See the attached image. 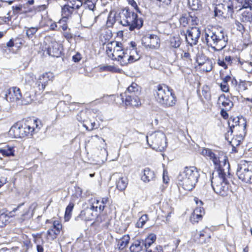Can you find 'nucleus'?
Returning <instances> with one entry per match:
<instances>
[{
  "mask_svg": "<svg viewBox=\"0 0 252 252\" xmlns=\"http://www.w3.org/2000/svg\"><path fill=\"white\" fill-rule=\"evenodd\" d=\"M42 124L40 120L30 119L25 123L19 122L11 126L9 134L15 138L32 136L41 128Z\"/></svg>",
  "mask_w": 252,
  "mask_h": 252,
  "instance_id": "1",
  "label": "nucleus"
},
{
  "mask_svg": "<svg viewBox=\"0 0 252 252\" xmlns=\"http://www.w3.org/2000/svg\"><path fill=\"white\" fill-rule=\"evenodd\" d=\"M203 41L214 51H220L226 47L228 37L222 31L207 28L205 30Z\"/></svg>",
  "mask_w": 252,
  "mask_h": 252,
  "instance_id": "2",
  "label": "nucleus"
},
{
  "mask_svg": "<svg viewBox=\"0 0 252 252\" xmlns=\"http://www.w3.org/2000/svg\"><path fill=\"white\" fill-rule=\"evenodd\" d=\"M199 174L194 166L186 167L178 177V184L186 190H191L198 181Z\"/></svg>",
  "mask_w": 252,
  "mask_h": 252,
  "instance_id": "3",
  "label": "nucleus"
},
{
  "mask_svg": "<svg viewBox=\"0 0 252 252\" xmlns=\"http://www.w3.org/2000/svg\"><path fill=\"white\" fill-rule=\"evenodd\" d=\"M156 91L155 98L160 106L169 108L175 105L177 98L172 90L166 86L159 85L157 87Z\"/></svg>",
  "mask_w": 252,
  "mask_h": 252,
  "instance_id": "4",
  "label": "nucleus"
},
{
  "mask_svg": "<svg viewBox=\"0 0 252 252\" xmlns=\"http://www.w3.org/2000/svg\"><path fill=\"white\" fill-rule=\"evenodd\" d=\"M116 20L124 26L128 27L130 31L135 29H139L143 26V20L138 18L137 14L127 9L122 10L116 17Z\"/></svg>",
  "mask_w": 252,
  "mask_h": 252,
  "instance_id": "5",
  "label": "nucleus"
},
{
  "mask_svg": "<svg viewBox=\"0 0 252 252\" xmlns=\"http://www.w3.org/2000/svg\"><path fill=\"white\" fill-rule=\"evenodd\" d=\"M217 175L213 176L211 184L214 191L220 196H227L229 192V186L226 180L225 169L220 168L216 171Z\"/></svg>",
  "mask_w": 252,
  "mask_h": 252,
  "instance_id": "6",
  "label": "nucleus"
},
{
  "mask_svg": "<svg viewBox=\"0 0 252 252\" xmlns=\"http://www.w3.org/2000/svg\"><path fill=\"white\" fill-rule=\"evenodd\" d=\"M201 154L204 157L209 158L213 163L216 166H218L217 170L220 168L225 169V170L228 169L229 165L227 161V158L223 152L204 148L202 150Z\"/></svg>",
  "mask_w": 252,
  "mask_h": 252,
  "instance_id": "7",
  "label": "nucleus"
},
{
  "mask_svg": "<svg viewBox=\"0 0 252 252\" xmlns=\"http://www.w3.org/2000/svg\"><path fill=\"white\" fill-rule=\"evenodd\" d=\"M106 52L108 57L113 60L117 61L122 65L124 57L126 56V50L122 47V44L117 41H112L108 43L106 46Z\"/></svg>",
  "mask_w": 252,
  "mask_h": 252,
  "instance_id": "8",
  "label": "nucleus"
},
{
  "mask_svg": "<svg viewBox=\"0 0 252 252\" xmlns=\"http://www.w3.org/2000/svg\"><path fill=\"white\" fill-rule=\"evenodd\" d=\"M148 144L156 151H162L167 146L166 137L164 134L160 131L155 132L146 136Z\"/></svg>",
  "mask_w": 252,
  "mask_h": 252,
  "instance_id": "9",
  "label": "nucleus"
},
{
  "mask_svg": "<svg viewBox=\"0 0 252 252\" xmlns=\"http://www.w3.org/2000/svg\"><path fill=\"white\" fill-rule=\"evenodd\" d=\"M236 174L243 182L252 184V161H241L238 165Z\"/></svg>",
  "mask_w": 252,
  "mask_h": 252,
  "instance_id": "10",
  "label": "nucleus"
},
{
  "mask_svg": "<svg viewBox=\"0 0 252 252\" xmlns=\"http://www.w3.org/2000/svg\"><path fill=\"white\" fill-rule=\"evenodd\" d=\"M82 5V2L80 0H71L66 4L63 5L61 8V14L62 18L59 21V24L65 22L71 17V15L77 12V10Z\"/></svg>",
  "mask_w": 252,
  "mask_h": 252,
  "instance_id": "11",
  "label": "nucleus"
},
{
  "mask_svg": "<svg viewBox=\"0 0 252 252\" xmlns=\"http://www.w3.org/2000/svg\"><path fill=\"white\" fill-rule=\"evenodd\" d=\"M142 44L147 49H157L160 47L159 37L154 34H147L142 36Z\"/></svg>",
  "mask_w": 252,
  "mask_h": 252,
  "instance_id": "12",
  "label": "nucleus"
},
{
  "mask_svg": "<svg viewBox=\"0 0 252 252\" xmlns=\"http://www.w3.org/2000/svg\"><path fill=\"white\" fill-rule=\"evenodd\" d=\"M54 78L53 73L51 72L44 73L38 77L35 85L39 91H43L49 83L53 81Z\"/></svg>",
  "mask_w": 252,
  "mask_h": 252,
  "instance_id": "13",
  "label": "nucleus"
},
{
  "mask_svg": "<svg viewBox=\"0 0 252 252\" xmlns=\"http://www.w3.org/2000/svg\"><path fill=\"white\" fill-rule=\"evenodd\" d=\"M201 32L198 27H192L188 29L186 34V40L191 46L197 44L200 36Z\"/></svg>",
  "mask_w": 252,
  "mask_h": 252,
  "instance_id": "14",
  "label": "nucleus"
},
{
  "mask_svg": "<svg viewBox=\"0 0 252 252\" xmlns=\"http://www.w3.org/2000/svg\"><path fill=\"white\" fill-rule=\"evenodd\" d=\"M140 94L125 95L121 94V98L126 106L139 107L141 105Z\"/></svg>",
  "mask_w": 252,
  "mask_h": 252,
  "instance_id": "15",
  "label": "nucleus"
},
{
  "mask_svg": "<svg viewBox=\"0 0 252 252\" xmlns=\"http://www.w3.org/2000/svg\"><path fill=\"white\" fill-rule=\"evenodd\" d=\"M140 59V56L136 48H127L126 49V56L124 57L123 61V64L125 65L128 63H133Z\"/></svg>",
  "mask_w": 252,
  "mask_h": 252,
  "instance_id": "16",
  "label": "nucleus"
},
{
  "mask_svg": "<svg viewBox=\"0 0 252 252\" xmlns=\"http://www.w3.org/2000/svg\"><path fill=\"white\" fill-rule=\"evenodd\" d=\"M98 216L96 211L93 210L90 206L85 208L82 210L78 217L85 221H90L93 220Z\"/></svg>",
  "mask_w": 252,
  "mask_h": 252,
  "instance_id": "17",
  "label": "nucleus"
},
{
  "mask_svg": "<svg viewBox=\"0 0 252 252\" xmlns=\"http://www.w3.org/2000/svg\"><path fill=\"white\" fill-rule=\"evenodd\" d=\"M62 227L59 221H54L51 227L47 231V238L51 240L55 239L60 234Z\"/></svg>",
  "mask_w": 252,
  "mask_h": 252,
  "instance_id": "18",
  "label": "nucleus"
},
{
  "mask_svg": "<svg viewBox=\"0 0 252 252\" xmlns=\"http://www.w3.org/2000/svg\"><path fill=\"white\" fill-rule=\"evenodd\" d=\"M61 45L55 40H51L48 47V53L50 56L59 57L62 53Z\"/></svg>",
  "mask_w": 252,
  "mask_h": 252,
  "instance_id": "19",
  "label": "nucleus"
},
{
  "mask_svg": "<svg viewBox=\"0 0 252 252\" xmlns=\"http://www.w3.org/2000/svg\"><path fill=\"white\" fill-rule=\"evenodd\" d=\"M22 97L20 89L16 87L10 88L8 93L6 94L5 98L7 100L11 102L17 101Z\"/></svg>",
  "mask_w": 252,
  "mask_h": 252,
  "instance_id": "20",
  "label": "nucleus"
},
{
  "mask_svg": "<svg viewBox=\"0 0 252 252\" xmlns=\"http://www.w3.org/2000/svg\"><path fill=\"white\" fill-rule=\"evenodd\" d=\"M209 229L205 228L204 229L200 231L195 235L196 241L200 244H205L209 242L211 238V235Z\"/></svg>",
  "mask_w": 252,
  "mask_h": 252,
  "instance_id": "21",
  "label": "nucleus"
},
{
  "mask_svg": "<svg viewBox=\"0 0 252 252\" xmlns=\"http://www.w3.org/2000/svg\"><path fill=\"white\" fill-rule=\"evenodd\" d=\"M20 206L14 208L12 211L9 213H2L0 214V227H4L10 222V219L14 215L13 213L18 210Z\"/></svg>",
  "mask_w": 252,
  "mask_h": 252,
  "instance_id": "22",
  "label": "nucleus"
},
{
  "mask_svg": "<svg viewBox=\"0 0 252 252\" xmlns=\"http://www.w3.org/2000/svg\"><path fill=\"white\" fill-rule=\"evenodd\" d=\"M234 1L232 0H224L222 3L220 4V6L224 13L228 16L232 17L234 13Z\"/></svg>",
  "mask_w": 252,
  "mask_h": 252,
  "instance_id": "23",
  "label": "nucleus"
},
{
  "mask_svg": "<svg viewBox=\"0 0 252 252\" xmlns=\"http://www.w3.org/2000/svg\"><path fill=\"white\" fill-rule=\"evenodd\" d=\"M240 21L244 25H251L252 23V11L251 10H245L239 15Z\"/></svg>",
  "mask_w": 252,
  "mask_h": 252,
  "instance_id": "24",
  "label": "nucleus"
},
{
  "mask_svg": "<svg viewBox=\"0 0 252 252\" xmlns=\"http://www.w3.org/2000/svg\"><path fill=\"white\" fill-rule=\"evenodd\" d=\"M156 178V175L154 171L149 168H145L143 171V175L141 177L142 180L145 183L154 181Z\"/></svg>",
  "mask_w": 252,
  "mask_h": 252,
  "instance_id": "25",
  "label": "nucleus"
},
{
  "mask_svg": "<svg viewBox=\"0 0 252 252\" xmlns=\"http://www.w3.org/2000/svg\"><path fill=\"white\" fill-rule=\"evenodd\" d=\"M91 114V112L89 110L85 109L82 110L76 115V120L83 125L85 123H87L89 121Z\"/></svg>",
  "mask_w": 252,
  "mask_h": 252,
  "instance_id": "26",
  "label": "nucleus"
},
{
  "mask_svg": "<svg viewBox=\"0 0 252 252\" xmlns=\"http://www.w3.org/2000/svg\"><path fill=\"white\" fill-rule=\"evenodd\" d=\"M140 87L135 83H132L125 91V95L140 94Z\"/></svg>",
  "mask_w": 252,
  "mask_h": 252,
  "instance_id": "27",
  "label": "nucleus"
},
{
  "mask_svg": "<svg viewBox=\"0 0 252 252\" xmlns=\"http://www.w3.org/2000/svg\"><path fill=\"white\" fill-rule=\"evenodd\" d=\"M130 238L128 235H125L120 238H116L117 247L120 250H124L129 243Z\"/></svg>",
  "mask_w": 252,
  "mask_h": 252,
  "instance_id": "28",
  "label": "nucleus"
},
{
  "mask_svg": "<svg viewBox=\"0 0 252 252\" xmlns=\"http://www.w3.org/2000/svg\"><path fill=\"white\" fill-rule=\"evenodd\" d=\"M97 18V16H94L92 12L86 16H84L83 19L85 22L86 27L88 28L92 27L96 22Z\"/></svg>",
  "mask_w": 252,
  "mask_h": 252,
  "instance_id": "29",
  "label": "nucleus"
},
{
  "mask_svg": "<svg viewBox=\"0 0 252 252\" xmlns=\"http://www.w3.org/2000/svg\"><path fill=\"white\" fill-rule=\"evenodd\" d=\"M15 151L14 147L7 145L3 148H0V153L2 154L3 157H14Z\"/></svg>",
  "mask_w": 252,
  "mask_h": 252,
  "instance_id": "30",
  "label": "nucleus"
},
{
  "mask_svg": "<svg viewBox=\"0 0 252 252\" xmlns=\"http://www.w3.org/2000/svg\"><path fill=\"white\" fill-rule=\"evenodd\" d=\"M57 110L58 111L59 115L64 116L68 112L69 108L64 101H61L57 106Z\"/></svg>",
  "mask_w": 252,
  "mask_h": 252,
  "instance_id": "31",
  "label": "nucleus"
},
{
  "mask_svg": "<svg viewBox=\"0 0 252 252\" xmlns=\"http://www.w3.org/2000/svg\"><path fill=\"white\" fill-rule=\"evenodd\" d=\"M128 184V180L126 177L120 178L116 182L117 188L121 191L124 190Z\"/></svg>",
  "mask_w": 252,
  "mask_h": 252,
  "instance_id": "32",
  "label": "nucleus"
},
{
  "mask_svg": "<svg viewBox=\"0 0 252 252\" xmlns=\"http://www.w3.org/2000/svg\"><path fill=\"white\" fill-rule=\"evenodd\" d=\"M144 245V242L139 240L134 241L130 247L131 252H139L142 249V246Z\"/></svg>",
  "mask_w": 252,
  "mask_h": 252,
  "instance_id": "33",
  "label": "nucleus"
},
{
  "mask_svg": "<svg viewBox=\"0 0 252 252\" xmlns=\"http://www.w3.org/2000/svg\"><path fill=\"white\" fill-rule=\"evenodd\" d=\"M219 101L225 110H229L233 106V103L229 99L226 98L224 95H221L219 97Z\"/></svg>",
  "mask_w": 252,
  "mask_h": 252,
  "instance_id": "34",
  "label": "nucleus"
},
{
  "mask_svg": "<svg viewBox=\"0 0 252 252\" xmlns=\"http://www.w3.org/2000/svg\"><path fill=\"white\" fill-rule=\"evenodd\" d=\"M231 80V77L229 75H226L222 78V81L220 84V87L221 90L225 93L229 91V86L228 82Z\"/></svg>",
  "mask_w": 252,
  "mask_h": 252,
  "instance_id": "35",
  "label": "nucleus"
},
{
  "mask_svg": "<svg viewBox=\"0 0 252 252\" xmlns=\"http://www.w3.org/2000/svg\"><path fill=\"white\" fill-rule=\"evenodd\" d=\"M194 200L195 201L196 204L198 205L199 207H196L193 211L192 214L201 215V216H203L204 214V210L202 207H200L203 205V202L201 200H199L196 197H195Z\"/></svg>",
  "mask_w": 252,
  "mask_h": 252,
  "instance_id": "36",
  "label": "nucleus"
},
{
  "mask_svg": "<svg viewBox=\"0 0 252 252\" xmlns=\"http://www.w3.org/2000/svg\"><path fill=\"white\" fill-rule=\"evenodd\" d=\"M156 239V236L154 234H150L146 239L144 245L146 248H148L154 243Z\"/></svg>",
  "mask_w": 252,
  "mask_h": 252,
  "instance_id": "37",
  "label": "nucleus"
},
{
  "mask_svg": "<svg viewBox=\"0 0 252 252\" xmlns=\"http://www.w3.org/2000/svg\"><path fill=\"white\" fill-rule=\"evenodd\" d=\"M161 210L164 214L163 216L167 219L170 217V215L173 212L172 208L167 203L163 205Z\"/></svg>",
  "mask_w": 252,
  "mask_h": 252,
  "instance_id": "38",
  "label": "nucleus"
},
{
  "mask_svg": "<svg viewBox=\"0 0 252 252\" xmlns=\"http://www.w3.org/2000/svg\"><path fill=\"white\" fill-rule=\"evenodd\" d=\"M26 34L27 37L29 38H32L35 33L38 31L39 28L38 27H32L30 28H25Z\"/></svg>",
  "mask_w": 252,
  "mask_h": 252,
  "instance_id": "39",
  "label": "nucleus"
},
{
  "mask_svg": "<svg viewBox=\"0 0 252 252\" xmlns=\"http://www.w3.org/2000/svg\"><path fill=\"white\" fill-rule=\"evenodd\" d=\"M73 207L74 204L72 203H70L66 207L64 215V219L66 221L70 219Z\"/></svg>",
  "mask_w": 252,
  "mask_h": 252,
  "instance_id": "40",
  "label": "nucleus"
},
{
  "mask_svg": "<svg viewBox=\"0 0 252 252\" xmlns=\"http://www.w3.org/2000/svg\"><path fill=\"white\" fill-rule=\"evenodd\" d=\"M181 43V42L179 37H173L170 38V45L171 47L175 48H178Z\"/></svg>",
  "mask_w": 252,
  "mask_h": 252,
  "instance_id": "41",
  "label": "nucleus"
},
{
  "mask_svg": "<svg viewBox=\"0 0 252 252\" xmlns=\"http://www.w3.org/2000/svg\"><path fill=\"white\" fill-rule=\"evenodd\" d=\"M148 220V216L147 215H142L138 220L136 223V226L137 228H142Z\"/></svg>",
  "mask_w": 252,
  "mask_h": 252,
  "instance_id": "42",
  "label": "nucleus"
},
{
  "mask_svg": "<svg viewBox=\"0 0 252 252\" xmlns=\"http://www.w3.org/2000/svg\"><path fill=\"white\" fill-rule=\"evenodd\" d=\"M35 76L32 73H27L25 75L24 80L26 84L31 85L34 81Z\"/></svg>",
  "mask_w": 252,
  "mask_h": 252,
  "instance_id": "43",
  "label": "nucleus"
},
{
  "mask_svg": "<svg viewBox=\"0 0 252 252\" xmlns=\"http://www.w3.org/2000/svg\"><path fill=\"white\" fill-rule=\"evenodd\" d=\"M200 67L203 71L209 72L212 69V63L209 60H208L203 65H201Z\"/></svg>",
  "mask_w": 252,
  "mask_h": 252,
  "instance_id": "44",
  "label": "nucleus"
},
{
  "mask_svg": "<svg viewBox=\"0 0 252 252\" xmlns=\"http://www.w3.org/2000/svg\"><path fill=\"white\" fill-rule=\"evenodd\" d=\"M188 2L190 8L194 10H197L200 6L199 0H188Z\"/></svg>",
  "mask_w": 252,
  "mask_h": 252,
  "instance_id": "45",
  "label": "nucleus"
},
{
  "mask_svg": "<svg viewBox=\"0 0 252 252\" xmlns=\"http://www.w3.org/2000/svg\"><path fill=\"white\" fill-rule=\"evenodd\" d=\"M242 8L239 9V11H242L243 8H249L250 10H252V0H243L241 2Z\"/></svg>",
  "mask_w": 252,
  "mask_h": 252,
  "instance_id": "46",
  "label": "nucleus"
},
{
  "mask_svg": "<svg viewBox=\"0 0 252 252\" xmlns=\"http://www.w3.org/2000/svg\"><path fill=\"white\" fill-rule=\"evenodd\" d=\"M208 59L204 55L198 54L196 59V62L200 66L203 65Z\"/></svg>",
  "mask_w": 252,
  "mask_h": 252,
  "instance_id": "47",
  "label": "nucleus"
},
{
  "mask_svg": "<svg viewBox=\"0 0 252 252\" xmlns=\"http://www.w3.org/2000/svg\"><path fill=\"white\" fill-rule=\"evenodd\" d=\"M100 202L101 204L99 206V211L101 212L103 211L106 205L109 203V198L107 197L102 198Z\"/></svg>",
  "mask_w": 252,
  "mask_h": 252,
  "instance_id": "48",
  "label": "nucleus"
},
{
  "mask_svg": "<svg viewBox=\"0 0 252 252\" xmlns=\"http://www.w3.org/2000/svg\"><path fill=\"white\" fill-rule=\"evenodd\" d=\"M202 216L201 215L192 214L190 220L192 223H194L198 222L199 220L202 219Z\"/></svg>",
  "mask_w": 252,
  "mask_h": 252,
  "instance_id": "49",
  "label": "nucleus"
},
{
  "mask_svg": "<svg viewBox=\"0 0 252 252\" xmlns=\"http://www.w3.org/2000/svg\"><path fill=\"white\" fill-rule=\"evenodd\" d=\"M214 12L215 16H221L224 12L223 9H222V7L220 6V4L217 5L215 7L214 9Z\"/></svg>",
  "mask_w": 252,
  "mask_h": 252,
  "instance_id": "50",
  "label": "nucleus"
},
{
  "mask_svg": "<svg viewBox=\"0 0 252 252\" xmlns=\"http://www.w3.org/2000/svg\"><path fill=\"white\" fill-rule=\"evenodd\" d=\"M101 204L100 202L98 200H94V201L92 203L90 206L94 211H96V212L98 213V210H99V206Z\"/></svg>",
  "mask_w": 252,
  "mask_h": 252,
  "instance_id": "51",
  "label": "nucleus"
},
{
  "mask_svg": "<svg viewBox=\"0 0 252 252\" xmlns=\"http://www.w3.org/2000/svg\"><path fill=\"white\" fill-rule=\"evenodd\" d=\"M181 58L182 59L187 62H190L191 60L190 54L189 51H183V53L181 54Z\"/></svg>",
  "mask_w": 252,
  "mask_h": 252,
  "instance_id": "52",
  "label": "nucleus"
},
{
  "mask_svg": "<svg viewBox=\"0 0 252 252\" xmlns=\"http://www.w3.org/2000/svg\"><path fill=\"white\" fill-rule=\"evenodd\" d=\"M242 23L241 21L240 22L237 20L235 23L237 30L241 32L245 31L244 26Z\"/></svg>",
  "mask_w": 252,
  "mask_h": 252,
  "instance_id": "53",
  "label": "nucleus"
},
{
  "mask_svg": "<svg viewBox=\"0 0 252 252\" xmlns=\"http://www.w3.org/2000/svg\"><path fill=\"white\" fill-rule=\"evenodd\" d=\"M29 212H30V208H25L24 211L23 213L21 214V220L22 221L24 220L25 219L28 218L29 215Z\"/></svg>",
  "mask_w": 252,
  "mask_h": 252,
  "instance_id": "54",
  "label": "nucleus"
},
{
  "mask_svg": "<svg viewBox=\"0 0 252 252\" xmlns=\"http://www.w3.org/2000/svg\"><path fill=\"white\" fill-rule=\"evenodd\" d=\"M89 122L90 124V126H87L85 124H83V126L85 127L88 130H92L95 128V123L94 122H91L90 119L89 120V121L87 122V123Z\"/></svg>",
  "mask_w": 252,
  "mask_h": 252,
  "instance_id": "55",
  "label": "nucleus"
},
{
  "mask_svg": "<svg viewBox=\"0 0 252 252\" xmlns=\"http://www.w3.org/2000/svg\"><path fill=\"white\" fill-rule=\"evenodd\" d=\"M171 0H158V4L160 6H168L170 4Z\"/></svg>",
  "mask_w": 252,
  "mask_h": 252,
  "instance_id": "56",
  "label": "nucleus"
},
{
  "mask_svg": "<svg viewBox=\"0 0 252 252\" xmlns=\"http://www.w3.org/2000/svg\"><path fill=\"white\" fill-rule=\"evenodd\" d=\"M107 71H110L112 72H119L120 69L114 66L108 65Z\"/></svg>",
  "mask_w": 252,
  "mask_h": 252,
  "instance_id": "57",
  "label": "nucleus"
},
{
  "mask_svg": "<svg viewBox=\"0 0 252 252\" xmlns=\"http://www.w3.org/2000/svg\"><path fill=\"white\" fill-rule=\"evenodd\" d=\"M218 64L220 66L222 67L224 69H226L227 68L228 65L223 59L221 60L220 59H219L218 60Z\"/></svg>",
  "mask_w": 252,
  "mask_h": 252,
  "instance_id": "58",
  "label": "nucleus"
},
{
  "mask_svg": "<svg viewBox=\"0 0 252 252\" xmlns=\"http://www.w3.org/2000/svg\"><path fill=\"white\" fill-rule=\"evenodd\" d=\"M167 174V171L164 170L163 173L162 178L163 182L166 184L168 183L169 180Z\"/></svg>",
  "mask_w": 252,
  "mask_h": 252,
  "instance_id": "59",
  "label": "nucleus"
},
{
  "mask_svg": "<svg viewBox=\"0 0 252 252\" xmlns=\"http://www.w3.org/2000/svg\"><path fill=\"white\" fill-rule=\"evenodd\" d=\"M180 23L184 27L186 26L188 24V21L187 18L185 17H182L180 19Z\"/></svg>",
  "mask_w": 252,
  "mask_h": 252,
  "instance_id": "60",
  "label": "nucleus"
},
{
  "mask_svg": "<svg viewBox=\"0 0 252 252\" xmlns=\"http://www.w3.org/2000/svg\"><path fill=\"white\" fill-rule=\"evenodd\" d=\"M223 60H224L227 65H230L232 63L233 58L230 56H226Z\"/></svg>",
  "mask_w": 252,
  "mask_h": 252,
  "instance_id": "61",
  "label": "nucleus"
},
{
  "mask_svg": "<svg viewBox=\"0 0 252 252\" xmlns=\"http://www.w3.org/2000/svg\"><path fill=\"white\" fill-rule=\"evenodd\" d=\"M81 59V55L79 53H77L72 57V60L75 63L78 62Z\"/></svg>",
  "mask_w": 252,
  "mask_h": 252,
  "instance_id": "62",
  "label": "nucleus"
},
{
  "mask_svg": "<svg viewBox=\"0 0 252 252\" xmlns=\"http://www.w3.org/2000/svg\"><path fill=\"white\" fill-rule=\"evenodd\" d=\"M239 88L243 90H246L247 89V83L245 81L240 82L239 84Z\"/></svg>",
  "mask_w": 252,
  "mask_h": 252,
  "instance_id": "63",
  "label": "nucleus"
},
{
  "mask_svg": "<svg viewBox=\"0 0 252 252\" xmlns=\"http://www.w3.org/2000/svg\"><path fill=\"white\" fill-rule=\"evenodd\" d=\"M226 110H225L224 109H222L221 110V112H220L221 116L224 119H226L228 118V115L227 113L226 112Z\"/></svg>",
  "mask_w": 252,
  "mask_h": 252,
  "instance_id": "64",
  "label": "nucleus"
}]
</instances>
